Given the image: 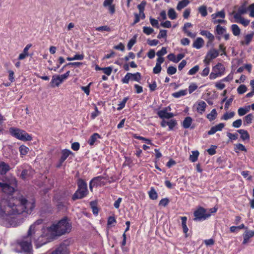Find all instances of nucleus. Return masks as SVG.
Listing matches in <instances>:
<instances>
[{
  "label": "nucleus",
  "instance_id": "1",
  "mask_svg": "<svg viewBox=\"0 0 254 254\" xmlns=\"http://www.w3.org/2000/svg\"><path fill=\"white\" fill-rule=\"evenodd\" d=\"M11 200L4 197L0 198V223L6 227H16L23 222V218L15 216L23 212L31 214L35 207V201L21 197Z\"/></svg>",
  "mask_w": 254,
  "mask_h": 254
},
{
  "label": "nucleus",
  "instance_id": "2",
  "mask_svg": "<svg viewBox=\"0 0 254 254\" xmlns=\"http://www.w3.org/2000/svg\"><path fill=\"white\" fill-rule=\"evenodd\" d=\"M43 222V220L42 219L36 221L30 226L27 235L17 240L18 245L25 254H33L31 236L41 227Z\"/></svg>",
  "mask_w": 254,
  "mask_h": 254
},
{
  "label": "nucleus",
  "instance_id": "3",
  "mask_svg": "<svg viewBox=\"0 0 254 254\" xmlns=\"http://www.w3.org/2000/svg\"><path fill=\"white\" fill-rule=\"evenodd\" d=\"M71 224L67 218H64L57 223H54L51 226L47 228V231L51 236H60L70 232Z\"/></svg>",
  "mask_w": 254,
  "mask_h": 254
},
{
  "label": "nucleus",
  "instance_id": "4",
  "mask_svg": "<svg viewBox=\"0 0 254 254\" xmlns=\"http://www.w3.org/2000/svg\"><path fill=\"white\" fill-rule=\"evenodd\" d=\"M17 186V181L15 178H12L11 179L9 184L3 183L0 182V188H1L2 191L5 194H7V196H4L2 197H4L5 198L9 199L12 200V199H19L20 197L24 196L20 195L18 197H13L11 196V194L15 190V188ZM25 198H26L25 197ZM12 202V200H11Z\"/></svg>",
  "mask_w": 254,
  "mask_h": 254
},
{
  "label": "nucleus",
  "instance_id": "5",
  "mask_svg": "<svg viewBox=\"0 0 254 254\" xmlns=\"http://www.w3.org/2000/svg\"><path fill=\"white\" fill-rule=\"evenodd\" d=\"M42 234L35 241V245L36 248H39L46 244L54 237L51 236L50 233L47 232V228H42Z\"/></svg>",
  "mask_w": 254,
  "mask_h": 254
},
{
  "label": "nucleus",
  "instance_id": "6",
  "mask_svg": "<svg viewBox=\"0 0 254 254\" xmlns=\"http://www.w3.org/2000/svg\"><path fill=\"white\" fill-rule=\"evenodd\" d=\"M9 132L13 136L22 141H30L32 139V136L25 131L18 128L10 127Z\"/></svg>",
  "mask_w": 254,
  "mask_h": 254
},
{
  "label": "nucleus",
  "instance_id": "7",
  "mask_svg": "<svg viewBox=\"0 0 254 254\" xmlns=\"http://www.w3.org/2000/svg\"><path fill=\"white\" fill-rule=\"evenodd\" d=\"M109 182V178L106 176H98L93 178L89 183L90 190L92 191L93 188L94 187H101L106 184Z\"/></svg>",
  "mask_w": 254,
  "mask_h": 254
},
{
  "label": "nucleus",
  "instance_id": "8",
  "mask_svg": "<svg viewBox=\"0 0 254 254\" xmlns=\"http://www.w3.org/2000/svg\"><path fill=\"white\" fill-rule=\"evenodd\" d=\"M193 215L194 216L193 220L195 221H203L210 216V214L207 213L206 209L202 207H200L196 210L194 212Z\"/></svg>",
  "mask_w": 254,
  "mask_h": 254
},
{
  "label": "nucleus",
  "instance_id": "9",
  "mask_svg": "<svg viewBox=\"0 0 254 254\" xmlns=\"http://www.w3.org/2000/svg\"><path fill=\"white\" fill-rule=\"evenodd\" d=\"M70 71H67L65 73L62 75H59L57 76H53L51 83L52 86L54 87L59 86L61 83H62L64 80L66 79L69 76Z\"/></svg>",
  "mask_w": 254,
  "mask_h": 254
},
{
  "label": "nucleus",
  "instance_id": "10",
  "mask_svg": "<svg viewBox=\"0 0 254 254\" xmlns=\"http://www.w3.org/2000/svg\"><path fill=\"white\" fill-rule=\"evenodd\" d=\"M212 22L214 24L225 23L226 21L223 19L225 17V12L224 9L218 11L211 15Z\"/></svg>",
  "mask_w": 254,
  "mask_h": 254
},
{
  "label": "nucleus",
  "instance_id": "11",
  "mask_svg": "<svg viewBox=\"0 0 254 254\" xmlns=\"http://www.w3.org/2000/svg\"><path fill=\"white\" fill-rule=\"evenodd\" d=\"M170 110V107H166L162 110L158 111L157 115L161 119H170L174 116L172 113H168V110Z\"/></svg>",
  "mask_w": 254,
  "mask_h": 254
},
{
  "label": "nucleus",
  "instance_id": "12",
  "mask_svg": "<svg viewBox=\"0 0 254 254\" xmlns=\"http://www.w3.org/2000/svg\"><path fill=\"white\" fill-rule=\"evenodd\" d=\"M247 2L245 1L238 8V11L236 12L235 11H233L232 12V14H238L239 15H242L247 13L248 11V7H247Z\"/></svg>",
  "mask_w": 254,
  "mask_h": 254
},
{
  "label": "nucleus",
  "instance_id": "13",
  "mask_svg": "<svg viewBox=\"0 0 254 254\" xmlns=\"http://www.w3.org/2000/svg\"><path fill=\"white\" fill-rule=\"evenodd\" d=\"M224 127L225 124L224 123H220L215 126L211 127L210 129L208 131L207 133L209 135H212L218 131H221Z\"/></svg>",
  "mask_w": 254,
  "mask_h": 254
},
{
  "label": "nucleus",
  "instance_id": "14",
  "mask_svg": "<svg viewBox=\"0 0 254 254\" xmlns=\"http://www.w3.org/2000/svg\"><path fill=\"white\" fill-rule=\"evenodd\" d=\"M219 55L218 51L214 49H211L207 54L206 59L208 61H210L213 59L217 58Z\"/></svg>",
  "mask_w": 254,
  "mask_h": 254
},
{
  "label": "nucleus",
  "instance_id": "15",
  "mask_svg": "<svg viewBox=\"0 0 254 254\" xmlns=\"http://www.w3.org/2000/svg\"><path fill=\"white\" fill-rule=\"evenodd\" d=\"M87 192L85 191H84L83 190H77L75 192V193L73 194L72 197V199L73 200L78 199H81L83 197H84L87 194Z\"/></svg>",
  "mask_w": 254,
  "mask_h": 254
},
{
  "label": "nucleus",
  "instance_id": "16",
  "mask_svg": "<svg viewBox=\"0 0 254 254\" xmlns=\"http://www.w3.org/2000/svg\"><path fill=\"white\" fill-rule=\"evenodd\" d=\"M234 18L235 19V22L240 23L243 25L244 26H248L250 23L249 20L245 19L241 15L234 14Z\"/></svg>",
  "mask_w": 254,
  "mask_h": 254
},
{
  "label": "nucleus",
  "instance_id": "17",
  "mask_svg": "<svg viewBox=\"0 0 254 254\" xmlns=\"http://www.w3.org/2000/svg\"><path fill=\"white\" fill-rule=\"evenodd\" d=\"M212 70L221 76L224 74L225 67L222 64L218 63L213 67Z\"/></svg>",
  "mask_w": 254,
  "mask_h": 254
},
{
  "label": "nucleus",
  "instance_id": "18",
  "mask_svg": "<svg viewBox=\"0 0 254 254\" xmlns=\"http://www.w3.org/2000/svg\"><path fill=\"white\" fill-rule=\"evenodd\" d=\"M254 236V231H246L243 234L244 240L243 244L245 245L249 242V239Z\"/></svg>",
  "mask_w": 254,
  "mask_h": 254
},
{
  "label": "nucleus",
  "instance_id": "19",
  "mask_svg": "<svg viewBox=\"0 0 254 254\" xmlns=\"http://www.w3.org/2000/svg\"><path fill=\"white\" fill-rule=\"evenodd\" d=\"M78 189L79 190H83L88 192L87 185L86 183L82 179H79L77 182Z\"/></svg>",
  "mask_w": 254,
  "mask_h": 254
},
{
  "label": "nucleus",
  "instance_id": "20",
  "mask_svg": "<svg viewBox=\"0 0 254 254\" xmlns=\"http://www.w3.org/2000/svg\"><path fill=\"white\" fill-rule=\"evenodd\" d=\"M10 169L9 166L3 162L0 163V174H5Z\"/></svg>",
  "mask_w": 254,
  "mask_h": 254
},
{
  "label": "nucleus",
  "instance_id": "21",
  "mask_svg": "<svg viewBox=\"0 0 254 254\" xmlns=\"http://www.w3.org/2000/svg\"><path fill=\"white\" fill-rule=\"evenodd\" d=\"M204 44V41L201 38H197L193 42L192 46L197 49H200Z\"/></svg>",
  "mask_w": 254,
  "mask_h": 254
},
{
  "label": "nucleus",
  "instance_id": "22",
  "mask_svg": "<svg viewBox=\"0 0 254 254\" xmlns=\"http://www.w3.org/2000/svg\"><path fill=\"white\" fill-rule=\"evenodd\" d=\"M192 122V119L190 117H187L182 123V126L185 128H189Z\"/></svg>",
  "mask_w": 254,
  "mask_h": 254
},
{
  "label": "nucleus",
  "instance_id": "23",
  "mask_svg": "<svg viewBox=\"0 0 254 254\" xmlns=\"http://www.w3.org/2000/svg\"><path fill=\"white\" fill-rule=\"evenodd\" d=\"M33 171L31 169H24L23 170L20 175V177L23 179L25 180L27 177L32 175Z\"/></svg>",
  "mask_w": 254,
  "mask_h": 254
},
{
  "label": "nucleus",
  "instance_id": "24",
  "mask_svg": "<svg viewBox=\"0 0 254 254\" xmlns=\"http://www.w3.org/2000/svg\"><path fill=\"white\" fill-rule=\"evenodd\" d=\"M72 153V152L68 149H64L62 151V156L60 158L61 162H64L70 154Z\"/></svg>",
  "mask_w": 254,
  "mask_h": 254
},
{
  "label": "nucleus",
  "instance_id": "25",
  "mask_svg": "<svg viewBox=\"0 0 254 254\" xmlns=\"http://www.w3.org/2000/svg\"><path fill=\"white\" fill-rule=\"evenodd\" d=\"M100 138V136L98 133H94L90 136L88 142L90 145H93L97 141V139Z\"/></svg>",
  "mask_w": 254,
  "mask_h": 254
},
{
  "label": "nucleus",
  "instance_id": "26",
  "mask_svg": "<svg viewBox=\"0 0 254 254\" xmlns=\"http://www.w3.org/2000/svg\"><path fill=\"white\" fill-rule=\"evenodd\" d=\"M206 106L207 105L205 102L203 101L199 102L197 107V112L202 114L205 111Z\"/></svg>",
  "mask_w": 254,
  "mask_h": 254
},
{
  "label": "nucleus",
  "instance_id": "27",
  "mask_svg": "<svg viewBox=\"0 0 254 254\" xmlns=\"http://www.w3.org/2000/svg\"><path fill=\"white\" fill-rule=\"evenodd\" d=\"M254 36V32L247 34L245 37V40L241 42L242 45H248Z\"/></svg>",
  "mask_w": 254,
  "mask_h": 254
},
{
  "label": "nucleus",
  "instance_id": "28",
  "mask_svg": "<svg viewBox=\"0 0 254 254\" xmlns=\"http://www.w3.org/2000/svg\"><path fill=\"white\" fill-rule=\"evenodd\" d=\"M237 131L241 134V138L243 140H249L250 139V135L248 132L244 129H239Z\"/></svg>",
  "mask_w": 254,
  "mask_h": 254
},
{
  "label": "nucleus",
  "instance_id": "29",
  "mask_svg": "<svg viewBox=\"0 0 254 254\" xmlns=\"http://www.w3.org/2000/svg\"><path fill=\"white\" fill-rule=\"evenodd\" d=\"M190 3L189 0H182L179 1L177 6V9L178 10H181L182 9L186 7Z\"/></svg>",
  "mask_w": 254,
  "mask_h": 254
},
{
  "label": "nucleus",
  "instance_id": "30",
  "mask_svg": "<svg viewBox=\"0 0 254 254\" xmlns=\"http://www.w3.org/2000/svg\"><path fill=\"white\" fill-rule=\"evenodd\" d=\"M90 207L92 210V212L95 215H97L99 212V209L97 207V202L96 201H92L90 202Z\"/></svg>",
  "mask_w": 254,
  "mask_h": 254
},
{
  "label": "nucleus",
  "instance_id": "31",
  "mask_svg": "<svg viewBox=\"0 0 254 254\" xmlns=\"http://www.w3.org/2000/svg\"><path fill=\"white\" fill-rule=\"evenodd\" d=\"M250 110V105L245 107H241L238 110V115L240 116H242L246 114L248 112H249Z\"/></svg>",
  "mask_w": 254,
  "mask_h": 254
},
{
  "label": "nucleus",
  "instance_id": "32",
  "mask_svg": "<svg viewBox=\"0 0 254 254\" xmlns=\"http://www.w3.org/2000/svg\"><path fill=\"white\" fill-rule=\"evenodd\" d=\"M200 34L206 36L210 41L212 42L214 40V36L210 32L206 30H202L200 32Z\"/></svg>",
  "mask_w": 254,
  "mask_h": 254
},
{
  "label": "nucleus",
  "instance_id": "33",
  "mask_svg": "<svg viewBox=\"0 0 254 254\" xmlns=\"http://www.w3.org/2000/svg\"><path fill=\"white\" fill-rule=\"evenodd\" d=\"M182 220V226L183 228V232L186 234L188 232V228L187 226V218L186 216H183L181 217Z\"/></svg>",
  "mask_w": 254,
  "mask_h": 254
},
{
  "label": "nucleus",
  "instance_id": "34",
  "mask_svg": "<svg viewBox=\"0 0 254 254\" xmlns=\"http://www.w3.org/2000/svg\"><path fill=\"white\" fill-rule=\"evenodd\" d=\"M187 94V89L181 90L178 92L173 93L172 94V96L178 98L181 97V96H185Z\"/></svg>",
  "mask_w": 254,
  "mask_h": 254
},
{
  "label": "nucleus",
  "instance_id": "35",
  "mask_svg": "<svg viewBox=\"0 0 254 254\" xmlns=\"http://www.w3.org/2000/svg\"><path fill=\"white\" fill-rule=\"evenodd\" d=\"M149 198L152 200H155L157 198L158 195L155 190L153 188H151L150 191L148 192Z\"/></svg>",
  "mask_w": 254,
  "mask_h": 254
},
{
  "label": "nucleus",
  "instance_id": "36",
  "mask_svg": "<svg viewBox=\"0 0 254 254\" xmlns=\"http://www.w3.org/2000/svg\"><path fill=\"white\" fill-rule=\"evenodd\" d=\"M217 113L216 110L214 109L211 110V112L207 115V118L210 121L214 120L217 116Z\"/></svg>",
  "mask_w": 254,
  "mask_h": 254
},
{
  "label": "nucleus",
  "instance_id": "37",
  "mask_svg": "<svg viewBox=\"0 0 254 254\" xmlns=\"http://www.w3.org/2000/svg\"><path fill=\"white\" fill-rule=\"evenodd\" d=\"M231 29L234 35L237 36L240 34L241 30L237 24L232 25Z\"/></svg>",
  "mask_w": 254,
  "mask_h": 254
},
{
  "label": "nucleus",
  "instance_id": "38",
  "mask_svg": "<svg viewBox=\"0 0 254 254\" xmlns=\"http://www.w3.org/2000/svg\"><path fill=\"white\" fill-rule=\"evenodd\" d=\"M19 150L20 152V155L22 157H23V156L26 155L28 153V151H29V149L26 146L22 145L19 147Z\"/></svg>",
  "mask_w": 254,
  "mask_h": 254
},
{
  "label": "nucleus",
  "instance_id": "39",
  "mask_svg": "<svg viewBox=\"0 0 254 254\" xmlns=\"http://www.w3.org/2000/svg\"><path fill=\"white\" fill-rule=\"evenodd\" d=\"M84 58L83 54H76L73 57H67L66 60L68 61L74 60H82Z\"/></svg>",
  "mask_w": 254,
  "mask_h": 254
},
{
  "label": "nucleus",
  "instance_id": "40",
  "mask_svg": "<svg viewBox=\"0 0 254 254\" xmlns=\"http://www.w3.org/2000/svg\"><path fill=\"white\" fill-rule=\"evenodd\" d=\"M199 152L197 150L192 151V154L190 156V160L192 162H196L198 159Z\"/></svg>",
  "mask_w": 254,
  "mask_h": 254
},
{
  "label": "nucleus",
  "instance_id": "41",
  "mask_svg": "<svg viewBox=\"0 0 254 254\" xmlns=\"http://www.w3.org/2000/svg\"><path fill=\"white\" fill-rule=\"evenodd\" d=\"M130 79L136 81H139L141 79V74L139 72L135 73H130Z\"/></svg>",
  "mask_w": 254,
  "mask_h": 254
},
{
  "label": "nucleus",
  "instance_id": "42",
  "mask_svg": "<svg viewBox=\"0 0 254 254\" xmlns=\"http://www.w3.org/2000/svg\"><path fill=\"white\" fill-rule=\"evenodd\" d=\"M254 119V115L252 114H249L245 117L244 122L247 125L250 124L252 123V121Z\"/></svg>",
  "mask_w": 254,
  "mask_h": 254
},
{
  "label": "nucleus",
  "instance_id": "43",
  "mask_svg": "<svg viewBox=\"0 0 254 254\" xmlns=\"http://www.w3.org/2000/svg\"><path fill=\"white\" fill-rule=\"evenodd\" d=\"M235 115V113L234 112H231L230 113L227 112L224 114V115L222 117L221 120L227 121L230 119L232 118Z\"/></svg>",
  "mask_w": 254,
  "mask_h": 254
},
{
  "label": "nucleus",
  "instance_id": "44",
  "mask_svg": "<svg viewBox=\"0 0 254 254\" xmlns=\"http://www.w3.org/2000/svg\"><path fill=\"white\" fill-rule=\"evenodd\" d=\"M168 15L169 17L172 20L175 19L177 17L176 12L173 8H170L169 9Z\"/></svg>",
  "mask_w": 254,
  "mask_h": 254
},
{
  "label": "nucleus",
  "instance_id": "45",
  "mask_svg": "<svg viewBox=\"0 0 254 254\" xmlns=\"http://www.w3.org/2000/svg\"><path fill=\"white\" fill-rule=\"evenodd\" d=\"M198 11L203 17H205L207 15L206 6L205 5L200 6L198 8Z\"/></svg>",
  "mask_w": 254,
  "mask_h": 254
},
{
  "label": "nucleus",
  "instance_id": "46",
  "mask_svg": "<svg viewBox=\"0 0 254 254\" xmlns=\"http://www.w3.org/2000/svg\"><path fill=\"white\" fill-rule=\"evenodd\" d=\"M215 30L217 34L218 35H222L226 32V29L219 24L216 26Z\"/></svg>",
  "mask_w": 254,
  "mask_h": 254
},
{
  "label": "nucleus",
  "instance_id": "47",
  "mask_svg": "<svg viewBox=\"0 0 254 254\" xmlns=\"http://www.w3.org/2000/svg\"><path fill=\"white\" fill-rule=\"evenodd\" d=\"M177 123L174 119H172L168 122V126L170 130H172L173 128L177 125Z\"/></svg>",
  "mask_w": 254,
  "mask_h": 254
},
{
  "label": "nucleus",
  "instance_id": "48",
  "mask_svg": "<svg viewBox=\"0 0 254 254\" xmlns=\"http://www.w3.org/2000/svg\"><path fill=\"white\" fill-rule=\"evenodd\" d=\"M247 88L246 85L242 84L240 85L237 88L238 93L240 94H242L246 92Z\"/></svg>",
  "mask_w": 254,
  "mask_h": 254
},
{
  "label": "nucleus",
  "instance_id": "49",
  "mask_svg": "<svg viewBox=\"0 0 254 254\" xmlns=\"http://www.w3.org/2000/svg\"><path fill=\"white\" fill-rule=\"evenodd\" d=\"M199 68V66L198 65H196L189 70L188 74L191 75H194L198 71Z\"/></svg>",
  "mask_w": 254,
  "mask_h": 254
},
{
  "label": "nucleus",
  "instance_id": "50",
  "mask_svg": "<svg viewBox=\"0 0 254 254\" xmlns=\"http://www.w3.org/2000/svg\"><path fill=\"white\" fill-rule=\"evenodd\" d=\"M177 72V68L173 66H170L167 69V72L169 75H173Z\"/></svg>",
  "mask_w": 254,
  "mask_h": 254
},
{
  "label": "nucleus",
  "instance_id": "51",
  "mask_svg": "<svg viewBox=\"0 0 254 254\" xmlns=\"http://www.w3.org/2000/svg\"><path fill=\"white\" fill-rule=\"evenodd\" d=\"M154 31V29L150 27L144 26L143 28V32L147 35H150Z\"/></svg>",
  "mask_w": 254,
  "mask_h": 254
},
{
  "label": "nucleus",
  "instance_id": "52",
  "mask_svg": "<svg viewBox=\"0 0 254 254\" xmlns=\"http://www.w3.org/2000/svg\"><path fill=\"white\" fill-rule=\"evenodd\" d=\"M83 64V63H81V62H73V63H68L67 64H65L64 65V67H65L66 66H76V67H79V66Z\"/></svg>",
  "mask_w": 254,
  "mask_h": 254
},
{
  "label": "nucleus",
  "instance_id": "53",
  "mask_svg": "<svg viewBox=\"0 0 254 254\" xmlns=\"http://www.w3.org/2000/svg\"><path fill=\"white\" fill-rule=\"evenodd\" d=\"M167 37V31L166 30H160L159 34L157 35L158 39L165 38Z\"/></svg>",
  "mask_w": 254,
  "mask_h": 254
},
{
  "label": "nucleus",
  "instance_id": "54",
  "mask_svg": "<svg viewBox=\"0 0 254 254\" xmlns=\"http://www.w3.org/2000/svg\"><path fill=\"white\" fill-rule=\"evenodd\" d=\"M242 124V121L241 119H238L234 121L232 124V126L235 128L240 127Z\"/></svg>",
  "mask_w": 254,
  "mask_h": 254
},
{
  "label": "nucleus",
  "instance_id": "55",
  "mask_svg": "<svg viewBox=\"0 0 254 254\" xmlns=\"http://www.w3.org/2000/svg\"><path fill=\"white\" fill-rule=\"evenodd\" d=\"M166 53H167L166 48L165 47H162L160 51H158L157 52L156 55L158 57H162V56H164Z\"/></svg>",
  "mask_w": 254,
  "mask_h": 254
},
{
  "label": "nucleus",
  "instance_id": "56",
  "mask_svg": "<svg viewBox=\"0 0 254 254\" xmlns=\"http://www.w3.org/2000/svg\"><path fill=\"white\" fill-rule=\"evenodd\" d=\"M227 135L229 138V139L232 140H235L238 137V134L237 133H231L230 132H227Z\"/></svg>",
  "mask_w": 254,
  "mask_h": 254
},
{
  "label": "nucleus",
  "instance_id": "57",
  "mask_svg": "<svg viewBox=\"0 0 254 254\" xmlns=\"http://www.w3.org/2000/svg\"><path fill=\"white\" fill-rule=\"evenodd\" d=\"M169 202V200L167 198H164L162 199L159 203V205L163 206L164 207L166 206Z\"/></svg>",
  "mask_w": 254,
  "mask_h": 254
},
{
  "label": "nucleus",
  "instance_id": "58",
  "mask_svg": "<svg viewBox=\"0 0 254 254\" xmlns=\"http://www.w3.org/2000/svg\"><path fill=\"white\" fill-rule=\"evenodd\" d=\"M197 88V86L195 83H192L189 87V92L190 94Z\"/></svg>",
  "mask_w": 254,
  "mask_h": 254
},
{
  "label": "nucleus",
  "instance_id": "59",
  "mask_svg": "<svg viewBox=\"0 0 254 254\" xmlns=\"http://www.w3.org/2000/svg\"><path fill=\"white\" fill-rule=\"evenodd\" d=\"M145 5L146 2L145 1H142L139 4L137 5V8L139 11V12H144Z\"/></svg>",
  "mask_w": 254,
  "mask_h": 254
},
{
  "label": "nucleus",
  "instance_id": "60",
  "mask_svg": "<svg viewBox=\"0 0 254 254\" xmlns=\"http://www.w3.org/2000/svg\"><path fill=\"white\" fill-rule=\"evenodd\" d=\"M150 22L152 26L159 28V24L157 20L150 17Z\"/></svg>",
  "mask_w": 254,
  "mask_h": 254
},
{
  "label": "nucleus",
  "instance_id": "61",
  "mask_svg": "<svg viewBox=\"0 0 254 254\" xmlns=\"http://www.w3.org/2000/svg\"><path fill=\"white\" fill-rule=\"evenodd\" d=\"M248 10L250 11V16L254 17V3L249 5Z\"/></svg>",
  "mask_w": 254,
  "mask_h": 254
},
{
  "label": "nucleus",
  "instance_id": "62",
  "mask_svg": "<svg viewBox=\"0 0 254 254\" xmlns=\"http://www.w3.org/2000/svg\"><path fill=\"white\" fill-rule=\"evenodd\" d=\"M91 84V83H90L86 86H81V89L86 93L87 95H89L90 94V86Z\"/></svg>",
  "mask_w": 254,
  "mask_h": 254
},
{
  "label": "nucleus",
  "instance_id": "63",
  "mask_svg": "<svg viewBox=\"0 0 254 254\" xmlns=\"http://www.w3.org/2000/svg\"><path fill=\"white\" fill-rule=\"evenodd\" d=\"M127 100V98H125L123 101L119 104L117 109L120 110L124 108L125 104Z\"/></svg>",
  "mask_w": 254,
  "mask_h": 254
},
{
  "label": "nucleus",
  "instance_id": "64",
  "mask_svg": "<svg viewBox=\"0 0 254 254\" xmlns=\"http://www.w3.org/2000/svg\"><path fill=\"white\" fill-rule=\"evenodd\" d=\"M135 42H136V40H135V37L131 39L129 41V42L127 44V48L128 50H130L131 49V48L132 47L133 45L135 44Z\"/></svg>",
  "mask_w": 254,
  "mask_h": 254
}]
</instances>
